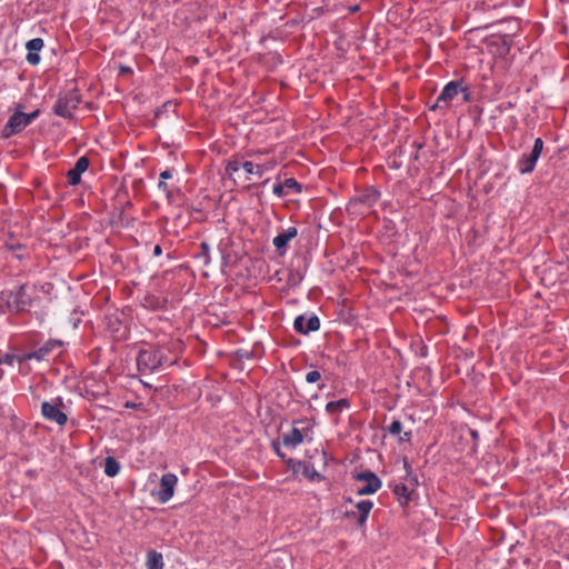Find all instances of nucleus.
<instances>
[{"label":"nucleus","instance_id":"f03ea898","mask_svg":"<svg viewBox=\"0 0 569 569\" xmlns=\"http://www.w3.org/2000/svg\"><path fill=\"white\" fill-rule=\"evenodd\" d=\"M166 361V356L154 348L142 349L137 356V367L142 373H149L158 370Z\"/></svg>","mask_w":569,"mask_h":569},{"label":"nucleus","instance_id":"9b49d317","mask_svg":"<svg viewBox=\"0 0 569 569\" xmlns=\"http://www.w3.org/2000/svg\"><path fill=\"white\" fill-rule=\"evenodd\" d=\"M89 168V159L80 157L72 169L67 173V180L70 186H77L81 181V174Z\"/></svg>","mask_w":569,"mask_h":569},{"label":"nucleus","instance_id":"cd10ccee","mask_svg":"<svg viewBox=\"0 0 569 569\" xmlns=\"http://www.w3.org/2000/svg\"><path fill=\"white\" fill-rule=\"evenodd\" d=\"M39 113H40L39 110H34L31 113L23 112V119H24L26 126L28 127L34 119H37L39 117Z\"/></svg>","mask_w":569,"mask_h":569},{"label":"nucleus","instance_id":"f257e3e1","mask_svg":"<svg viewBox=\"0 0 569 569\" xmlns=\"http://www.w3.org/2000/svg\"><path fill=\"white\" fill-rule=\"evenodd\" d=\"M34 291L33 287L26 283L10 291L6 298L8 310L14 313L28 311L32 307Z\"/></svg>","mask_w":569,"mask_h":569},{"label":"nucleus","instance_id":"4c0bfd02","mask_svg":"<svg viewBox=\"0 0 569 569\" xmlns=\"http://www.w3.org/2000/svg\"><path fill=\"white\" fill-rule=\"evenodd\" d=\"M0 296H2V292H0Z\"/></svg>","mask_w":569,"mask_h":569},{"label":"nucleus","instance_id":"72a5a7b5","mask_svg":"<svg viewBox=\"0 0 569 569\" xmlns=\"http://www.w3.org/2000/svg\"><path fill=\"white\" fill-rule=\"evenodd\" d=\"M162 253L161 247L159 244L154 246L153 248V254L156 257L160 256Z\"/></svg>","mask_w":569,"mask_h":569},{"label":"nucleus","instance_id":"a878e982","mask_svg":"<svg viewBox=\"0 0 569 569\" xmlns=\"http://www.w3.org/2000/svg\"><path fill=\"white\" fill-rule=\"evenodd\" d=\"M286 189L295 190L296 192H301V186L295 178H288L283 182Z\"/></svg>","mask_w":569,"mask_h":569},{"label":"nucleus","instance_id":"e433bc0d","mask_svg":"<svg viewBox=\"0 0 569 569\" xmlns=\"http://www.w3.org/2000/svg\"><path fill=\"white\" fill-rule=\"evenodd\" d=\"M468 98H469V94H468V92H466V94H465V100L467 101V100H468Z\"/></svg>","mask_w":569,"mask_h":569},{"label":"nucleus","instance_id":"a211bd4d","mask_svg":"<svg viewBox=\"0 0 569 569\" xmlns=\"http://www.w3.org/2000/svg\"><path fill=\"white\" fill-rule=\"evenodd\" d=\"M388 431L393 437L399 436V439H398L399 442H409L411 440V431H406V432H403V435L400 436V433L402 431V423L400 420H393L389 425Z\"/></svg>","mask_w":569,"mask_h":569},{"label":"nucleus","instance_id":"f704fd0d","mask_svg":"<svg viewBox=\"0 0 569 569\" xmlns=\"http://www.w3.org/2000/svg\"><path fill=\"white\" fill-rule=\"evenodd\" d=\"M201 247L206 252L209 250V246L207 243H201Z\"/></svg>","mask_w":569,"mask_h":569},{"label":"nucleus","instance_id":"b1692460","mask_svg":"<svg viewBox=\"0 0 569 569\" xmlns=\"http://www.w3.org/2000/svg\"><path fill=\"white\" fill-rule=\"evenodd\" d=\"M242 164H243V162H241L237 158H233V159L228 161L227 167H226V171L229 174H232L234 172H238L242 168Z\"/></svg>","mask_w":569,"mask_h":569},{"label":"nucleus","instance_id":"4be33fe9","mask_svg":"<svg viewBox=\"0 0 569 569\" xmlns=\"http://www.w3.org/2000/svg\"><path fill=\"white\" fill-rule=\"evenodd\" d=\"M120 472V465L113 457L104 459V473L108 477H116Z\"/></svg>","mask_w":569,"mask_h":569},{"label":"nucleus","instance_id":"1a4fd4ad","mask_svg":"<svg viewBox=\"0 0 569 569\" xmlns=\"http://www.w3.org/2000/svg\"><path fill=\"white\" fill-rule=\"evenodd\" d=\"M293 328L299 333L308 335L320 328V320L316 315L298 316L293 321Z\"/></svg>","mask_w":569,"mask_h":569},{"label":"nucleus","instance_id":"f3484780","mask_svg":"<svg viewBox=\"0 0 569 569\" xmlns=\"http://www.w3.org/2000/svg\"><path fill=\"white\" fill-rule=\"evenodd\" d=\"M372 507L373 502L371 500H361L356 505L359 526H363L366 523Z\"/></svg>","mask_w":569,"mask_h":569},{"label":"nucleus","instance_id":"2eb2a0df","mask_svg":"<svg viewBox=\"0 0 569 569\" xmlns=\"http://www.w3.org/2000/svg\"><path fill=\"white\" fill-rule=\"evenodd\" d=\"M274 166H276L274 161H270V162H267L263 164H254L251 161H244L242 164V169L248 174H256L258 177H262L267 171L272 170L274 168Z\"/></svg>","mask_w":569,"mask_h":569},{"label":"nucleus","instance_id":"0eeeda50","mask_svg":"<svg viewBox=\"0 0 569 569\" xmlns=\"http://www.w3.org/2000/svg\"><path fill=\"white\" fill-rule=\"evenodd\" d=\"M356 480L365 482L363 486L357 489L359 496H367L376 493L382 486L381 480L372 471L360 472L356 476Z\"/></svg>","mask_w":569,"mask_h":569},{"label":"nucleus","instance_id":"7ed1b4c3","mask_svg":"<svg viewBox=\"0 0 569 569\" xmlns=\"http://www.w3.org/2000/svg\"><path fill=\"white\" fill-rule=\"evenodd\" d=\"M312 427L313 423L307 418L293 421L292 428L282 435V443L288 448L298 447L309 436Z\"/></svg>","mask_w":569,"mask_h":569},{"label":"nucleus","instance_id":"dca6fc26","mask_svg":"<svg viewBox=\"0 0 569 569\" xmlns=\"http://www.w3.org/2000/svg\"><path fill=\"white\" fill-rule=\"evenodd\" d=\"M59 345H60L59 341H49L44 346L40 347L39 349L24 355L23 359H26V360H31V359L42 360V359H44V357L47 355H49L52 351L54 346H59Z\"/></svg>","mask_w":569,"mask_h":569},{"label":"nucleus","instance_id":"bb28decb","mask_svg":"<svg viewBox=\"0 0 569 569\" xmlns=\"http://www.w3.org/2000/svg\"><path fill=\"white\" fill-rule=\"evenodd\" d=\"M321 378V375L318 370H312V371H309L307 375H306V381L308 383H315L317 381H319Z\"/></svg>","mask_w":569,"mask_h":569},{"label":"nucleus","instance_id":"412c9836","mask_svg":"<svg viewBox=\"0 0 569 569\" xmlns=\"http://www.w3.org/2000/svg\"><path fill=\"white\" fill-rule=\"evenodd\" d=\"M379 198V192L375 189L366 190L361 196L358 197V201L371 207L373 206Z\"/></svg>","mask_w":569,"mask_h":569},{"label":"nucleus","instance_id":"ddd939ff","mask_svg":"<svg viewBox=\"0 0 569 569\" xmlns=\"http://www.w3.org/2000/svg\"><path fill=\"white\" fill-rule=\"evenodd\" d=\"M44 42L41 38H33L26 43V49L28 50V54L26 60L31 66H37L40 62V56L38 52L43 48Z\"/></svg>","mask_w":569,"mask_h":569},{"label":"nucleus","instance_id":"39448f33","mask_svg":"<svg viewBox=\"0 0 569 569\" xmlns=\"http://www.w3.org/2000/svg\"><path fill=\"white\" fill-rule=\"evenodd\" d=\"M63 406L61 398H54L51 401H43L41 405V415L46 420L56 422L58 426H64L68 421L67 415L61 410Z\"/></svg>","mask_w":569,"mask_h":569},{"label":"nucleus","instance_id":"f8f14e48","mask_svg":"<svg viewBox=\"0 0 569 569\" xmlns=\"http://www.w3.org/2000/svg\"><path fill=\"white\" fill-rule=\"evenodd\" d=\"M26 122L23 119V112L17 110L8 120L7 124L3 128V134L9 137L11 134L18 133L26 128Z\"/></svg>","mask_w":569,"mask_h":569},{"label":"nucleus","instance_id":"5701e85b","mask_svg":"<svg viewBox=\"0 0 569 569\" xmlns=\"http://www.w3.org/2000/svg\"><path fill=\"white\" fill-rule=\"evenodd\" d=\"M392 491L399 499H403L405 503H407L410 500V496L413 490L409 489L405 483H397Z\"/></svg>","mask_w":569,"mask_h":569},{"label":"nucleus","instance_id":"c756f323","mask_svg":"<svg viewBox=\"0 0 569 569\" xmlns=\"http://www.w3.org/2000/svg\"><path fill=\"white\" fill-rule=\"evenodd\" d=\"M17 357L14 355H3L1 358H0V365H8V366H12L16 361Z\"/></svg>","mask_w":569,"mask_h":569},{"label":"nucleus","instance_id":"aec40b11","mask_svg":"<svg viewBox=\"0 0 569 569\" xmlns=\"http://www.w3.org/2000/svg\"><path fill=\"white\" fill-rule=\"evenodd\" d=\"M147 568L148 569H162L163 568V559L162 555L157 551H149L147 553Z\"/></svg>","mask_w":569,"mask_h":569},{"label":"nucleus","instance_id":"7c9ffc66","mask_svg":"<svg viewBox=\"0 0 569 569\" xmlns=\"http://www.w3.org/2000/svg\"><path fill=\"white\" fill-rule=\"evenodd\" d=\"M158 188H159V190H161L162 192L166 193L168 199L170 198L169 186H168V183L166 181L160 180L159 183H158Z\"/></svg>","mask_w":569,"mask_h":569},{"label":"nucleus","instance_id":"c85d7f7f","mask_svg":"<svg viewBox=\"0 0 569 569\" xmlns=\"http://www.w3.org/2000/svg\"><path fill=\"white\" fill-rule=\"evenodd\" d=\"M284 190H286V188H284L283 183H277L272 188L273 194L277 197H280V198L287 194V192Z\"/></svg>","mask_w":569,"mask_h":569},{"label":"nucleus","instance_id":"6e6552de","mask_svg":"<svg viewBox=\"0 0 569 569\" xmlns=\"http://www.w3.org/2000/svg\"><path fill=\"white\" fill-rule=\"evenodd\" d=\"M177 483L178 477L174 473L168 472L162 475L160 479V490L156 493L158 501L167 503L173 497Z\"/></svg>","mask_w":569,"mask_h":569},{"label":"nucleus","instance_id":"20e7f679","mask_svg":"<svg viewBox=\"0 0 569 569\" xmlns=\"http://www.w3.org/2000/svg\"><path fill=\"white\" fill-rule=\"evenodd\" d=\"M79 102L80 97L77 91L61 93L56 101L53 112L61 118H71Z\"/></svg>","mask_w":569,"mask_h":569},{"label":"nucleus","instance_id":"4468645a","mask_svg":"<svg viewBox=\"0 0 569 569\" xmlns=\"http://www.w3.org/2000/svg\"><path fill=\"white\" fill-rule=\"evenodd\" d=\"M298 234V230L297 228L295 227H289L286 231L277 234L273 240H272V243L273 246L279 250L281 251V254H283L286 252V249H287V246H288V242L293 239L295 237H297Z\"/></svg>","mask_w":569,"mask_h":569},{"label":"nucleus","instance_id":"9d476101","mask_svg":"<svg viewBox=\"0 0 569 569\" xmlns=\"http://www.w3.org/2000/svg\"><path fill=\"white\" fill-rule=\"evenodd\" d=\"M460 91V83L457 81H450L448 82L440 94L437 98L436 104L431 108L435 110L436 108H441L443 106H448V103L453 100L458 96Z\"/></svg>","mask_w":569,"mask_h":569},{"label":"nucleus","instance_id":"393cba45","mask_svg":"<svg viewBox=\"0 0 569 569\" xmlns=\"http://www.w3.org/2000/svg\"><path fill=\"white\" fill-rule=\"evenodd\" d=\"M403 468L406 470V475H407V477H408V479L410 481V485L412 487L417 486L418 485V479H417V477L415 475H412L411 467H410V465H409L407 459L403 460Z\"/></svg>","mask_w":569,"mask_h":569},{"label":"nucleus","instance_id":"473e14b6","mask_svg":"<svg viewBox=\"0 0 569 569\" xmlns=\"http://www.w3.org/2000/svg\"><path fill=\"white\" fill-rule=\"evenodd\" d=\"M172 177L171 170L167 169L160 173V180L166 181Z\"/></svg>","mask_w":569,"mask_h":569},{"label":"nucleus","instance_id":"2f4dec72","mask_svg":"<svg viewBox=\"0 0 569 569\" xmlns=\"http://www.w3.org/2000/svg\"><path fill=\"white\" fill-rule=\"evenodd\" d=\"M272 448H273L274 452L277 453V456L280 457L282 460H284V455L281 452L279 443L273 442Z\"/></svg>","mask_w":569,"mask_h":569},{"label":"nucleus","instance_id":"423d86ee","mask_svg":"<svg viewBox=\"0 0 569 569\" xmlns=\"http://www.w3.org/2000/svg\"><path fill=\"white\" fill-rule=\"evenodd\" d=\"M542 149L543 141L541 138H537L533 142V147L530 153H523L517 161V168L521 174H527L533 171Z\"/></svg>","mask_w":569,"mask_h":569},{"label":"nucleus","instance_id":"c9c22d12","mask_svg":"<svg viewBox=\"0 0 569 569\" xmlns=\"http://www.w3.org/2000/svg\"><path fill=\"white\" fill-rule=\"evenodd\" d=\"M313 477L320 478V475L317 471H313L311 478Z\"/></svg>","mask_w":569,"mask_h":569},{"label":"nucleus","instance_id":"6ab92c4d","mask_svg":"<svg viewBox=\"0 0 569 569\" xmlns=\"http://www.w3.org/2000/svg\"><path fill=\"white\" fill-rule=\"evenodd\" d=\"M350 408V402L348 399H339L337 401H330L326 405V411L329 415H339L346 409Z\"/></svg>","mask_w":569,"mask_h":569}]
</instances>
